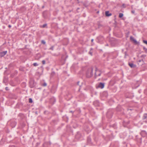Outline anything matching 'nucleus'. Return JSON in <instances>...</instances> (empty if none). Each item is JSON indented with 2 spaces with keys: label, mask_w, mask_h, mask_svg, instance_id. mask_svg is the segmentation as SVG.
I'll use <instances>...</instances> for the list:
<instances>
[{
  "label": "nucleus",
  "mask_w": 147,
  "mask_h": 147,
  "mask_svg": "<svg viewBox=\"0 0 147 147\" xmlns=\"http://www.w3.org/2000/svg\"><path fill=\"white\" fill-rule=\"evenodd\" d=\"M79 134H78L76 136V138H77L79 136Z\"/></svg>",
  "instance_id": "obj_39"
},
{
  "label": "nucleus",
  "mask_w": 147,
  "mask_h": 147,
  "mask_svg": "<svg viewBox=\"0 0 147 147\" xmlns=\"http://www.w3.org/2000/svg\"><path fill=\"white\" fill-rule=\"evenodd\" d=\"M122 7L124 8H125L126 7V6H125V5L124 4H123L122 5Z\"/></svg>",
  "instance_id": "obj_40"
},
{
  "label": "nucleus",
  "mask_w": 147,
  "mask_h": 147,
  "mask_svg": "<svg viewBox=\"0 0 147 147\" xmlns=\"http://www.w3.org/2000/svg\"><path fill=\"white\" fill-rule=\"evenodd\" d=\"M105 16L107 17H109L112 15V14L111 13H109V11H106L105 12Z\"/></svg>",
  "instance_id": "obj_12"
},
{
  "label": "nucleus",
  "mask_w": 147,
  "mask_h": 147,
  "mask_svg": "<svg viewBox=\"0 0 147 147\" xmlns=\"http://www.w3.org/2000/svg\"><path fill=\"white\" fill-rule=\"evenodd\" d=\"M36 83L34 80H30L29 82V85L30 88H34L36 85Z\"/></svg>",
  "instance_id": "obj_4"
},
{
  "label": "nucleus",
  "mask_w": 147,
  "mask_h": 147,
  "mask_svg": "<svg viewBox=\"0 0 147 147\" xmlns=\"http://www.w3.org/2000/svg\"><path fill=\"white\" fill-rule=\"evenodd\" d=\"M11 25H8V27H9V28H11Z\"/></svg>",
  "instance_id": "obj_42"
},
{
  "label": "nucleus",
  "mask_w": 147,
  "mask_h": 147,
  "mask_svg": "<svg viewBox=\"0 0 147 147\" xmlns=\"http://www.w3.org/2000/svg\"><path fill=\"white\" fill-rule=\"evenodd\" d=\"M143 42L145 44L147 45V41L146 40H143Z\"/></svg>",
  "instance_id": "obj_30"
},
{
  "label": "nucleus",
  "mask_w": 147,
  "mask_h": 147,
  "mask_svg": "<svg viewBox=\"0 0 147 147\" xmlns=\"http://www.w3.org/2000/svg\"><path fill=\"white\" fill-rule=\"evenodd\" d=\"M42 16H43V17L44 18H45V17H46V15L45 14V11L43 12Z\"/></svg>",
  "instance_id": "obj_26"
},
{
  "label": "nucleus",
  "mask_w": 147,
  "mask_h": 147,
  "mask_svg": "<svg viewBox=\"0 0 147 147\" xmlns=\"http://www.w3.org/2000/svg\"><path fill=\"white\" fill-rule=\"evenodd\" d=\"M140 134L142 137H146L147 136V132L145 130H142Z\"/></svg>",
  "instance_id": "obj_5"
},
{
  "label": "nucleus",
  "mask_w": 147,
  "mask_h": 147,
  "mask_svg": "<svg viewBox=\"0 0 147 147\" xmlns=\"http://www.w3.org/2000/svg\"><path fill=\"white\" fill-rule=\"evenodd\" d=\"M81 96H84V94H82Z\"/></svg>",
  "instance_id": "obj_48"
},
{
  "label": "nucleus",
  "mask_w": 147,
  "mask_h": 147,
  "mask_svg": "<svg viewBox=\"0 0 147 147\" xmlns=\"http://www.w3.org/2000/svg\"><path fill=\"white\" fill-rule=\"evenodd\" d=\"M20 69L21 70H22V69H21V68H20Z\"/></svg>",
  "instance_id": "obj_47"
},
{
  "label": "nucleus",
  "mask_w": 147,
  "mask_h": 147,
  "mask_svg": "<svg viewBox=\"0 0 147 147\" xmlns=\"http://www.w3.org/2000/svg\"><path fill=\"white\" fill-rule=\"evenodd\" d=\"M47 25V24H44L42 26V27L43 28H45L46 26Z\"/></svg>",
  "instance_id": "obj_27"
},
{
  "label": "nucleus",
  "mask_w": 147,
  "mask_h": 147,
  "mask_svg": "<svg viewBox=\"0 0 147 147\" xmlns=\"http://www.w3.org/2000/svg\"><path fill=\"white\" fill-rule=\"evenodd\" d=\"M24 115L22 113H20L19 114L18 116L20 117V118H22L23 117Z\"/></svg>",
  "instance_id": "obj_18"
},
{
  "label": "nucleus",
  "mask_w": 147,
  "mask_h": 147,
  "mask_svg": "<svg viewBox=\"0 0 147 147\" xmlns=\"http://www.w3.org/2000/svg\"><path fill=\"white\" fill-rule=\"evenodd\" d=\"M44 6H42V8H44Z\"/></svg>",
  "instance_id": "obj_46"
},
{
  "label": "nucleus",
  "mask_w": 147,
  "mask_h": 147,
  "mask_svg": "<svg viewBox=\"0 0 147 147\" xmlns=\"http://www.w3.org/2000/svg\"><path fill=\"white\" fill-rule=\"evenodd\" d=\"M93 68L91 67L89 68L86 72V75L87 77H91L93 75Z\"/></svg>",
  "instance_id": "obj_1"
},
{
  "label": "nucleus",
  "mask_w": 147,
  "mask_h": 147,
  "mask_svg": "<svg viewBox=\"0 0 147 147\" xmlns=\"http://www.w3.org/2000/svg\"><path fill=\"white\" fill-rule=\"evenodd\" d=\"M7 51L0 52V57H2L4 56L7 53Z\"/></svg>",
  "instance_id": "obj_9"
},
{
  "label": "nucleus",
  "mask_w": 147,
  "mask_h": 147,
  "mask_svg": "<svg viewBox=\"0 0 147 147\" xmlns=\"http://www.w3.org/2000/svg\"><path fill=\"white\" fill-rule=\"evenodd\" d=\"M93 50V49L92 48H91L90 49V51L88 53L91 56L92 55V51Z\"/></svg>",
  "instance_id": "obj_17"
},
{
  "label": "nucleus",
  "mask_w": 147,
  "mask_h": 147,
  "mask_svg": "<svg viewBox=\"0 0 147 147\" xmlns=\"http://www.w3.org/2000/svg\"><path fill=\"white\" fill-rule=\"evenodd\" d=\"M146 57V55H142L141 56V57Z\"/></svg>",
  "instance_id": "obj_34"
},
{
  "label": "nucleus",
  "mask_w": 147,
  "mask_h": 147,
  "mask_svg": "<svg viewBox=\"0 0 147 147\" xmlns=\"http://www.w3.org/2000/svg\"><path fill=\"white\" fill-rule=\"evenodd\" d=\"M120 108V106H118L116 108V110L117 111H120V110L119 109V108Z\"/></svg>",
  "instance_id": "obj_21"
},
{
  "label": "nucleus",
  "mask_w": 147,
  "mask_h": 147,
  "mask_svg": "<svg viewBox=\"0 0 147 147\" xmlns=\"http://www.w3.org/2000/svg\"><path fill=\"white\" fill-rule=\"evenodd\" d=\"M9 147H16V146L14 145H12L9 146Z\"/></svg>",
  "instance_id": "obj_38"
},
{
  "label": "nucleus",
  "mask_w": 147,
  "mask_h": 147,
  "mask_svg": "<svg viewBox=\"0 0 147 147\" xmlns=\"http://www.w3.org/2000/svg\"><path fill=\"white\" fill-rule=\"evenodd\" d=\"M130 40H131L133 41L136 44H137L139 43V42H138L137 40L132 36H131L130 37Z\"/></svg>",
  "instance_id": "obj_10"
},
{
  "label": "nucleus",
  "mask_w": 147,
  "mask_h": 147,
  "mask_svg": "<svg viewBox=\"0 0 147 147\" xmlns=\"http://www.w3.org/2000/svg\"><path fill=\"white\" fill-rule=\"evenodd\" d=\"M98 12H99V11H98L97 12V13H98Z\"/></svg>",
  "instance_id": "obj_51"
},
{
  "label": "nucleus",
  "mask_w": 147,
  "mask_h": 147,
  "mask_svg": "<svg viewBox=\"0 0 147 147\" xmlns=\"http://www.w3.org/2000/svg\"><path fill=\"white\" fill-rule=\"evenodd\" d=\"M131 12L133 14H134L135 12V11L134 10H132L131 11Z\"/></svg>",
  "instance_id": "obj_37"
},
{
  "label": "nucleus",
  "mask_w": 147,
  "mask_h": 147,
  "mask_svg": "<svg viewBox=\"0 0 147 147\" xmlns=\"http://www.w3.org/2000/svg\"><path fill=\"white\" fill-rule=\"evenodd\" d=\"M123 125H124V127H125V126L124 125V124H123Z\"/></svg>",
  "instance_id": "obj_49"
},
{
  "label": "nucleus",
  "mask_w": 147,
  "mask_h": 147,
  "mask_svg": "<svg viewBox=\"0 0 147 147\" xmlns=\"http://www.w3.org/2000/svg\"><path fill=\"white\" fill-rule=\"evenodd\" d=\"M5 89L6 90H9V88L8 87H6L5 88Z\"/></svg>",
  "instance_id": "obj_41"
},
{
  "label": "nucleus",
  "mask_w": 147,
  "mask_h": 147,
  "mask_svg": "<svg viewBox=\"0 0 147 147\" xmlns=\"http://www.w3.org/2000/svg\"><path fill=\"white\" fill-rule=\"evenodd\" d=\"M129 65L131 68H135L136 66L135 65L132 63H129Z\"/></svg>",
  "instance_id": "obj_13"
},
{
  "label": "nucleus",
  "mask_w": 147,
  "mask_h": 147,
  "mask_svg": "<svg viewBox=\"0 0 147 147\" xmlns=\"http://www.w3.org/2000/svg\"><path fill=\"white\" fill-rule=\"evenodd\" d=\"M142 61H143V62H144V61L143 59L139 60L138 61V62L140 63V62H141Z\"/></svg>",
  "instance_id": "obj_29"
},
{
  "label": "nucleus",
  "mask_w": 147,
  "mask_h": 147,
  "mask_svg": "<svg viewBox=\"0 0 147 147\" xmlns=\"http://www.w3.org/2000/svg\"><path fill=\"white\" fill-rule=\"evenodd\" d=\"M113 114V112L111 109H109L107 113V116L109 118H111Z\"/></svg>",
  "instance_id": "obj_3"
},
{
  "label": "nucleus",
  "mask_w": 147,
  "mask_h": 147,
  "mask_svg": "<svg viewBox=\"0 0 147 147\" xmlns=\"http://www.w3.org/2000/svg\"><path fill=\"white\" fill-rule=\"evenodd\" d=\"M142 119L143 120H147V114L145 113L144 114Z\"/></svg>",
  "instance_id": "obj_16"
},
{
  "label": "nucleus",
  "mask_w": 147,
  "mask_h": 147,
  "mask_svg": "<svg viewBox=\"0 0 147 147\" xmlns=\"http://www.w3.org/2000/svg\"><path fill=\"white\" fill-rule=\"evenodd\" d=\"M47 84L46 83H45V82H44V84H43L42 86H47Z\"/></svg>",
  "instance_id": "obj_33"
},
{
  "label": "nucleus",
  "mask_w": 147,
  "mask_h": 147,
  "mask_svg": "<svg viewBox=\"0 0 147 147\" xmlns=\"http://www.w3.org/2000/svg\"><path fill=\"white\" fill-rule=\"evenodd\" d=\"M3 82L5 83H6L7 82V79L5 78H4L3 80Z\"/></svg>",
  "instance_id": "obj_28"
},
{
  "label": "nucleus",
  "mask_w": 147,
  "mask_h": 147,
  "mask_svg": "<svg viewBox=\"0 0 147 147\" xmlns=\"http://www.w3.org/2000/svg\"><path fill=\"white\" fill-rule=\"evenodd\" d=\"M54 88L53 87H52V89L51 90V92L52 93H55V91L54 90Z\"/></svg>",
  "instance_id": "obj_19"
},
{
  "label": "nucleus",
  "mask_w": 147,
  "mask_h": 147,
  "mask_svg": "<svg viewBox=\"0 0 147 147\" xmlns=\"http://www.w3.org/2000/svg\"><path fill=\"white\" fill-rule=\"evenodd\" d=\"M94 41V39H92L91 40V41L92 42H93Z\"/></svg>",
  "instance_id": "obj_45"
},
{
  "label": "nucleus",
  "mask_w": 147,
  "mask_h": 147,
  "mask_svg": "<svg viewBox=\"0 0 147 147\" xmlns=\"http://www.w3.org/2000/svg\"><path fill=\"white\" fill-rule=\"evenodd\" d=\"M33 65L34 66H38V64L36 63H34L33 64Z\"/></svg>",
  "instance_id": "obj_25"
},
{
  "label": "nucleus",
  "mask_w": 147,
  "mask_h": 147,
  "mask_svg": "<svg viewBox=\"0 0 147 147\" xmlns=\"http://www.w3.org/2000/svg\"><path fill=\"white\" fill-rule=\"evenodd\" d=\"M29 103H32L33 102L32 99L31 98H30L29 99Z\"/></svg>",
  "instance_id": "obj_23"
},
{
  "label": "nucleus",
  "mask_w": 147,
  "mask_h": 147,
  "mask_svg": "<svg viewBox=\"0 0 147 147\" xmlns=\"http://www.w3.org/2000/svg\"><path fill=\"white\" fill-rule=\"evenodd\" d=\"M102 73V71H101L98 70L97 68L96 67L94 73L95 78H96L98 76H100Z\"/></svg>",
  "instance_id": "obj_2"
},
{
  "label": "nucleus",
  "mask_w": 147,
  "mask_h": 147,
  "mask_svg": "<svg viewBox=\"0 0 147 147\" xmlns=\"http://www.w3.org/2000/svg\"><path fill=\"white\" fill-rule=\"evenodd\" d=\"M143 48L144 51H147V49L146 48L144 47H143Z\"/></svg>",
  "instance_id": "obj_31"
},
{
  "label": "nucleus",
  "mask_w": 147,
  "mask_h": 147,
  "mask_svg": "<svg viewBox=\"0 0 147 147\" xmlns=\"http://www.w3.org/2000/svg\"><path fill=\"white\" fill-rule=\"evenodd\" d=\"M54 46H52L49 49V50H52V51H53L54 49Z\"/></svg>",
  "instance_id": "obj_24"
},
{
  "label": "nucleus",
  "mask_w": 147,
  "mask_h": 147,
  "mask_svg": "<svg viewBox=\"0 0 147 147\" xmlns=\"http://www.w3.org/2000/svg\"><path fill=\"white\" fill-rule=\"evenodd\" d=\"M98 88H103L104 87V83L100 82L98 85Z\"/></svg>",
  "instance_id": "obj_11"
},
{
  "label": "nucleus",
  "mask_w": 147,
  "mask_h": 147,
  "mask_svg": "<svg viewBox=\"0 0 147 147\" xmlns=\"http://www.w3.org/2000/svg\"><path fill=\"white\" fill-rule=\"evenodd\" d=\"M44 113L45 114H48V111H46L44 112Z\"/></svg>",
  "instance_id": "obj_35"
},
{
  "label": "nucleus",
  "mask_w": 147,
  "mask_h": 147,
  "mask_svg": "<svg viewBox=\"0 0 147 147\" xmlns=\"http://www.w3.org/2000/svg\"><path fill=\"white\" fill-rule=\"evenodd\" d=\"M42 63L43 64H45V60H43L42 61Z\"/></svg>",
  "instance_id": "obj_36"
},
{
  "label": "nucleus",
  "mask_w": 147,
  "mask_h": 147,
  "mask_svg": "<svg viewBox=\"0 0 147 147\" xmlns=\"http://www.w3.org/2000/svg\"><path fill=\"white\" fill-rule=\"evenodd\" d=\"M107 45V46H108V44H107V45Z\"/></svg>",
  "instance_id": "obj_50"
},
{
  "label": "nucleus",
  "mask_w": 147,
  "mask_h": 147,
  "mask_svg": "<svg viewBox=\"0 0 147 147\" xmlns=\"http://www.w3.org/2000/svg\"><path fill=\"white\" fill-rule=\"evenodd\" d=\"M79 83H80V82H79V81H78V82H77V84L78 85H79Z\"/></svg>",
  "instance_id": "obj_44"
},
{
  "label": "nucleus",
  "mask_w": 147,
  "mask_h": 147,
  "mask_svg": "<svg viewBox=\"0 0 147 147\" xmlns=\"http://www.w3.org/2000/svg\"><path fill=\"white\" fill-rule=\"evenodd\" d=\"M136 141L138 143H141L142 142V138L140 137L138 135L136 136Z\"/></svg>",
  "instance_id": "obj_7"
},
{
  "label": "nucleus",
  "mask_w": 147,
  "mask_h": 147,
  "mask_svg": "<svg viewBox=\"0 0 147 147\" xmlns=\"http://www.w3.org/2000/svg\"><path fill=\"white\" fill-rule=\"evenodd\" d=\"M87 143L88 144L91 145L92 144L90 137L88 136L87 138Z\"/></svg>",
  "instance_id": "obj_8"
},
{
  "label": "nucleus",
  "mask_w": 147,
  "mask_h": 147,
  "mask_svg": "<svg viewBox=\"0 0 147 147\" xmlns=\"http://www.w3.org/2000/svg\"><path fill=\"white\" fill-rule=\"evenodd\" d=\"M41 42L42 44H44V45H45V44H46V42H45V41L44 40H42L41 41Z\"/></svg>",
  "instance_id": "obj_22"
},
{
  "label": "nucleus",
  "mask_w": 147,
  "mask_h": 147,
  "mask_svg": "<svg viewBox=\"0 0 147 147\" xmlns=\"http://www.w3.org/2000/svg\"><path fill=\"white\" fill-rule=\"evenodd\" d=\"M56 102V99L54 97L51 98L50 100V102H52V104H54Z\"/></svg>",
  "instance_id": "obj_14"
},
{
  "label": "nucleus",
  "mask_w": 147,
  "mask_h": 147,
  "mask_svg": "<svg viewBox=\"0 0 147 147\" xmlns=\"http://www.w3.org/2000/svg\"><path fill=\"white\" fill-rule=\"evenodd\" d=\"M93 104L95 106H98L99 105V102L98 101L96 100L94 102Z\"/></svg>",
  "instance_id": "obj_15"
},
{
  "label": "nucleus",
  "mask_w": 147,
  "mask_h": 147,
  "mask_svg": "<svg viewBox=\"0 0 147 147\" xmlns=\"http://www.w3.org/2000/svg\"><path fill=\"white\" fill-rule=\"evenodd\" d=\"M74 112H75V111H69V113H71L73 114L74 113Z\"/></svg>",
  "instance_id": "obj_32"
},
{
  "label": "nucleus",
  "mask_w": 147,
  "mask_h": 147,
  "mask_svg": "<svg viewBox=\"0 0 147 147\" xmlns=\"http://www.w3.org/2000/svg\"><path fill=\"white\" fill-rule=\"evenodd\" d=\"M123 13H119V18H121L123 17Z\"/></svg>",
  "instance_id": "obj_20"
},
{
  "label": "nucleus",
  "mask_w": 147,
  "mask_h": 147,
  "mask_svg": "<svg viewBox=\"0 0 147 147\" xmlns=\"http://www.w3.org/2000/svg\"><path fill=\"white\" fill-rule=\"evenodd\" d=\"M98 40V42H100L104 40V38L103 36H100L97 38Z\"/></svg>",
  "instance_id": "obj_6"
},
{
  "label": "nucleus",
  "mask_w": 147,
  "mask_h": 147,
  "mask_svg": "<svg viewBox=\"0 0 147 147\" xmlns=\"http://www.w3.org/2000/svg\"><path fill=\"white\" fill-rule=\"evenodd\" d=\"M78 112L79 113H80L81 112V111L80 110V109H79L78 110Z\"/></svg>",
  "instance_id": "obj_43"
}]
</instances>
